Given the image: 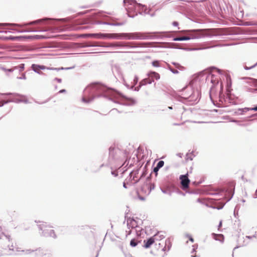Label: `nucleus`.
Instances as JSON below:
<instances>
[{"label": "nucleus", "instance_id": "19", "mask_svg": "<svg viewBox=\"0 0 257 257\" xmlns=\"http://www.w3.org/2000/svg\"><path fill=\"white\" fill-rule=\"evenodd\" d=\"M155 241V238L154 237H150L147 240H144V247L146 248H149L152 244H153V243Z\"/></svg>", "mask_w": 257, "mask_h": 257}, {"label": "nucleus", "instance_id": "31", "mask_svg": "<svg viewBox=\"0 0 257 257\" xmlns=\"http://www.w3.org/2000/svg\"><path fill=\"white\" fill-rule=\"evenodd\" d=\"M167 68L174 74H178L179 71L177 70H175L172 68L170 64H167Z\"/></svg>", "mask_w": 257, "mask_h": 257}, {"label": "nucleus", "instance_id": "23", "mask_svg": "<svg viewBox=\"0 0 257 257\" xmlns=\"http://www.w3.org/2000/svg\"><path fill=\"white\" fill-rule=\"evenodd\" d=\"M226 91L229 93H231V81L230 76H227L226 77Z\"/></svg>", "mask_w": 257, "mask_h": 257}, {"label": "nucleus", "instance_id": "10", "mask_svg": "<svg viewBox=\"0 0 257 257\" xmlns=\"http://www.w3.org/2000/svg\"><path fill=\"white\" fill-rule=\"evenodd\" d=\"M120 151L118 149L110 147L108 158V164L112 165L114 162L119 158Z\"/></svg>", "mask_w": 257, "mask_h": 257}, {"label": "nucleus", "instance_id": "13", "mask_svg": "<svg viewBox=\"0 0 257 257\" xmlns=\"http://www.w3.org/2000/svg\"><path fill=\"white\" fill-rule=\"evenodd\" d=\"M179 179L181 181V184L182 185V189L183 190H186V189L188 188L190 181L188 178V173L185 175H180Z\"/></svg>", "mask_w": 257, "mask_h": 257}, {"label": "nucleus", "instance_id": "49", "mask_svg": "<svg viewBox=\"0 0 257 257\" xmlns=\"http://www.w3.org/2000/svg\"><path fill=\"white\" fill-rule=\"evenodd\" d=\"M17 78L19 79H26V77L25 73H23L21 76L17 77Z\"/></svg>", "mask_w": 257, "mask_h": 257}, {"label": "nucleus", "instance_id": "14", "mask_svg": "<svg viewBox=\"0 0 257 257\" xmlns=\"http://www.w3.org/2000/svg\"><path fill=\"white\" fill-rule=\"evenodd\" d=\"M102 38L118 39L123 38L122 33L100 34Z\"/></svg>", "mask_w": 257, "mask_h": 257}, {"label": "nucleus", "instance_id": "36", "mask_svg": "<svg viewBox=\"0 0 257 257\" xmlns=\"http://www.w3.org/2000/svg\"><path fill=\"white\" fill-rule=\"evenodd\" d=\"M161 232H158L157 234H156L154 237L156 238V239H162L164 237V236L163 234H160Z\"/></svg>", "mask_w": 257, "mask_h": 257}, {"label": "nucleus", "instance_id": "28", "mask_svg": "<svg viewBox=\"0 0 257 257\" xmlns=\"http://www.w3.org/2000/svg\"><path fill=\"white\" fill-rule=\"evenodd\" d=\"M165 246H166V248L167 249V251L170 250V249L172 246V243L169 238H168L166 240Z\"/></svg>", "mask_w": 257, "mask_h": 257}, {"label": "nucleus", "instance_id": "22", "mask_svg": "<svg viewBox=\"0 0 257 257\" xmlns=\"http://www.w3.org/2000/svg\"><path fill=\"white\" fill-rule=\"evenodd\" d=\"M25 64H21L18 66H15L13 69H9V71L22 72L24 70Z\"/></svg>", "mask_w": 257, "mask_h": 257}, {"label": "nucleus", "instance_id": "24", "mask_svg": "<svg viewBox=\"0 0 257 257\" xmlns=\"http://www.w3.org/2000/svg\"><path fill=\"white\" fill-rule=\"evenodd\" d=\"M3 26H17V27H22V26L20 24H14V23H0V28ZM6 33V31L0 30V33Z\"/></svg>", "mask_w": 257, "mask_h": 257}, {"label": "nucleus", "instance_id": "39", "mask_svg": "<svg viewBox=\"0 0 257 257\" xmlns=\"http://www.w3.org/2000/svg\"><path fill=\"white\" fill-rule=\"evenodd\" d=\"M10 102H11V99H8L7 100L2 101L0 102V107L3 106L4 105H5L6 104H8Z\"/></svg>", "mask_w": 257, "mask_h": 257}, {"label": "nucleus", "instance_id": "60", "mask_svg": "<svg viewBox=\"0 0 257 257\" xmlns=\"http://www.w3.org/2000/svg\"><path fill=\"white\" fill-rule=\"evenodd\" d=\"M139 198L140 200H143V201L145 200V198L144 197L139 196Z\"/></svg>", "mask_w": 257, "mask_h": 257}, {"label": "nucleus", "instance_id": "53", "mask_svg": "<svg viewBox=\"0 0 257 257\" xmlns=\"http://www.w3.org/2000/svg\"><path fill=\"white\" fill-rule=\"evenodd\" d=\"M134 81L135 85H136L138 81V77L137 76H136L135 77Z\"/></svg>", "mask_w": 257, "mask_h": 257}, {"label": "nucleus", "instance_id": "26", "mask_svg": "<svg viewBox=\"0 0 257 257\" xmlns=\"http://www.w3.org/2000/svg\"><path fill=\"white\" fill-rule=\"evenodd\" d=\"M97 24H98L107 25H111V26H120V25H122L121 23H111L106 22H99V21H98Z\"/></svg>", "mask_w": 257, "mask_h": 257}, {"label": "nucleus", "instance_id": "52", "mask_svg": "<svg viewBox=\"0 0 257 257\" xmlns=\"http://www.w3.org/2000/svg\"><path fill=\"white\" fill-rule=\"evenodd\" d=\"M8 247L10 250H14V245L13 243L11 245L8 244Z\"/></svg>", "mask_w": 257, "mask_h": 257}, {"label": "nucleus", "instance_id": "18", "mask_svg": "<svg viewBox=\"0 0 257 257\" xmlns=\"http://www.w3.org/2000/svg\"><path fill=\"white\" fill-rule=\"evenodd\" d=\"M251 110V107H244L243 108H238L234 111V114L236 115H243L245 112H246Z\"/></svg>", "mask_w": 257, "mask_h": 257}, {"label": "nucleus", "instance_id": "27", "mask_svg": "<svg viewBox=\"0 0 257 257\" xmlns=\"http://www.w3.org/2000/svg\"><path fill=\"white\" fill-rule=\"evenodd\" d=\"M36 249H28L26 250H22V252H24L25 254H30L32 253L33 252H35V256H36Z\"/></svg>", "mask_w": 257, "mask_h": 257}, {"label": "nucleus", "instance_id": "34", "mask_svg": "<svg viewBox=\"0 0 257 257\" xmlns=\"http://www.w3.org/2000/svg\"><path fill=\"white\" fill-rule=\"evenodd\" d=\"M147 187V188L149 189V191H148V194H149L151 191L152 190H154L155 189V185L154 184H151L149 186H146Z\"/></svg>", "mask_w": 257, "mask_h": 257}, {"label": "nucleus", "instance_id": "2", "mask_svg": "<svg viewBox=\"0 0 257 257\" xmlns=\"http://www.w3.org/2000/svg\"><path fill=\"white\" fill-rule=\"evenodd\" d=\"M123 3L129 17L133 18L138 14H142V12L149 14L146 6L138 3L136 0H123Z\"/></svg>", "mask_w": 257, "mask_h": 257}, {"label": "nucleus", "instance_id": "33", "mask_svg": "<svg viewBox=\"0 0 257 257\" xmlns=\"http://www.w3.org/2000/svg\"><path fill=\"white\" fill-rule=\"evenodd\" d=\"M138 244V242L135 239H132L130 241V245L132 247L136 246Z\"/></svg>", "mask_w": 257, "mask_h": 257}, {"label": "nucleus", "instance_id": "20", "mask_svg": "<svg viewBox=\"0 0 257 257\" xmlns=\"http://www.w3.org/2000/svg\"><path fill=\"white\" fill-rule=\"evenodd\" d=\"M127 225L128 228H135L138 227V224L134 219H128L127 220Z\"/></svg>", "mask_w": 257, "mask_h": 257}, {"label": "nucleus", "instance_id": "56", "mask_svg": "<svg viewBox=\"0 0 257 257\" xmlns=\"http://www.w3.org/2000/svg\"><path fill=\"white\" fill-rule=\"evenodd\" d=\"M111 174L113 175L114 177H116L118 175V174L114 171H112Z\"/></svg>", "mask_w": 257, "mask_h": 257}, {"label": "nucleus", "instance_id": "21", "mask_svg": "<svg viewBox=\"0 0 257 257\" xmlns=\"http://www.w3.org/2000/svg\"><path fill=\"white\" fill-rule=\"evenodd\" d=\"M148 76L150 77L152 80H153V79L159 80L160 78L159 74L154 71L149 72L148 73Z\"/></svg>", "mask_w": 257, "mask_h": 257}, {"label": "nucleus", "instance_id": "30", "mask_svg": "<svg viewBox=\"0 0 257 257\" xmlns=\"http://www.w3.org/2000/svg\"><path fill=\"white\" fill-rule=\"evenodd\" d=\"M225 193V195H227V193L228 194L229 196L227 197V200H226V202H228L230 200H231V199L232 198L233 194H234V192L230 191L228 192H227V191H226Z\"/></svg>", "mask_w": 257, "mask_h": 257}, {"label": "nucleus", "instance_id": "11", "mask_svg": "<svg viewBox=\"0 0 257 257\" xmlns=\"http://www.w3.org/2000/svg\"><path fill=\"white\" fill-rule=\"evenodd\" d=\"M32 69L35 72L39 74H42L43 73L40 71V70H44L45 69H49V70H55L57 71L60 70H64V69H70L71 68L70 67H67V68H64V67H61V68H53V67H47L44 65H37V64H32L31 66Z\"/></svg>", "mask_w": 257, "mask_h": 257}, {"label": "nucleus", "instance_id": "48", "mask_svg": "<svg viewBox=\"0 0 257 257\" xmlns=\"http://www.w3.org/2000/svg\"><path fill=\"white\" fill-rule=\"evenodd\" d=\"M160 168L158 167L157 166L154 168L153 171L155 173L156 176L158 174V172Z\"/></svg>", "mask_w": 257, "mask_h": 257}, {"label": "nucleus", "instance_id": "7", "mask_svg": "<svg viewBox=\"0 0 257 257\" xmlns=\"http://www.w3.org/2000/svg\"><path fill=\"white\" fill-rule=\"evenodd\" d=\"M199 77H204L206 79V81L208 83L210 82L212 84V86L210 89V97L212 100V95L214 91V87L217 85L219 83V78L213 74H205L203 72H200L198 74V76L196 78V79H199Z\"/></svg>", "mask_w": 257, "mask_h": 257}, {"label": "nucleus", "instance_id": "57", "mask_svg": "<svg viewBox=\"0 0 257 257\" xmlns=\"http://www.w3.org/2000/svg\"><path fill=\"white\" fill-rule=\"evenodd\" d=\"M251 110L256 111H257V105L253 107H251Z\"/></svg>", "mask_w": 257, "mask_h": 257}, {"label": "nucleus", "instance_id": "64", "mask_svg": "<svg viewBox=\"0 0 257 257\" xmlns=\"http://www.w3.org/2000/svg\"><path fill=\"white\" fill-rule=\"evenodd\" d=\"M162 250L164 251H167V249L166 248V246H164Z\"/></svg>", "mask_w": 257, "mask_h": 257}, {"label": "nucleus", "instance_id": "42", "mask_svg": "<svg viewBox=\"0 0 257 257\" xmlns=\"http://www.w3.org/2000/svg\"><path fill=\"white\" fill-rule=\"evenodd\" d=\"M162 192L164 194H168L169 195H171V192L168 189H164L161 188Z\"/></svg>", "mask_w": 257, "mask_h": 257}, {"label": "nucleus", "instance_id": "47", "mask_svg": "<svg viewBox=\"0 0 257 257\" xmlns=\"http://www.w3.org/2000/svg\"><path fill=\"white\" fill-rule=\"evenodd\" d=\"M210 69H211V70L212 69H216L219 74H222V70H221L220 69H219L218 68H216L215 67H212L210 68Z\"/></svg>", "mask_w": 257, "mask_h": 257}, {"label": "nucleus", "instance_id": "9", "mask_svg": "<svg viewBox=\"0 0 257 257\" xmlns=\"http://www.w3.org/2000/svg\"><path fill=\"white\" fill-rule=\"evenodd\" d=\"M223 87L222 85H220V90L219 94V101L223 102H228L229 103H231L234 105L237 104L238 103L236 102L235 100L232 96V94L229 93L227 92V94L225 95L223 94Z\"/></svg>", "mask_w": 257, "mask_h": 257}, {"label": "nucleus", "instance_id": "32", "mask_svg": "<svg viewBox=\"0 0 257 257\" xmlns=\"http://www.w3.org/2000/svg\"><path fill=\"white\" fill-rule=\"evenodd\" d=\"M12 95L13 96V97L11 99V102H15V103H20V98L19 99V98H16V97L17 96H15L14 95Z\"/></svg>", "mask_w": 257, "mask_h": 257}, {"label": "nucleus", "instance_id": "51", "mask_svg": "<svg viewBox=\"0 0 257 257\" xmlns=\"http://www.w3.org/2000/svg\"><path fill=\"white\" fill-rule=\"evenodd\" d=\"M172 64L175 65L177 68H179L180 67H181V66L177 63L173 62Z\"/></svg>", "mask_w": 257, "mask_h": 257}, {"label": "nucleus", "instance_id": "45", "mask_svg": "<svg viewBox=\"0 0 257 257\" xmlns=\"http://www.w3.org/2000/svg\"><path fill=\"white\" fill-rule=\"evenodd\" d=\"M152 65L154 67L159 66V61L156 60L152 62Z\"/></svg>", "mask_w": 257, "mask_h": 257}, {"label": "nucleus", "instance_id": "50", "mask_svg": "<svg viewBox=\"0 0 257 257\" xmlns=\"http://www.w3.org/2000/svg\"><path fill=\"white\" fill-rule=\"evenodd\" d=\"M202 182V181H199V182L194 181V182H192V184H194L195 186H198Z\"/></svg>", "mask_w": 257, "mask_h": 257}, {"label": "nucleus", "instance_id": "46", "mask_svg": "<svg viewBox=\"0 0 257 257\" xmlns=\"http://www.w3.org/2000/svg\"><path fill=\"white\" fill-rule=\"evenodd\" d=\"M238 210H239V207H238V205H236L235 207V208L234 210V215L235 216H236V214H237Z\"/></svg>", "mask_w": 257, "mask_h": 257}, {"label": "nucleus", "instance_id": "63", "mask_svg": "<svg viewBox=\"0 0 257 257\" xmlns=\"http://www.w3.org/2000/svg\"><path fill=\"white\" fill-rule=\"evenodd\" d=\"M189 240L191 241V242H193L194 241V239L193 238H192V236H189Z\"/></svg>", "mask_w": 257, "mask_h": 257}, {"label": "nucleus", "instance_id": "3", "mask_svg": "<svg viewBox=\"0 0 257 257\" xmlns=\"http://www.w3.org/2000/svg\"><path fill=\"white\" fill-rule=\"evenodd\" d=\"M184 93L182 98L190 102V105L197 103L201 96V92L198 89H193L190 83L183 89Z\"/></svg>", "mask_w": 257, "mask_h": 257}, {"label": "nucleus", "instance_id": "17", "mask_svg": "<svg viewBox=\"0 0 257 257\" xmlns=\"http://www.w3.org/2000/svg\"><path fill=\"white\" fill-rule=\"evenodd\" d=\"M0 239H6L8 240L9 242H12L13 238H12L10 234L8 233L4 232H0Z\"/></svg>", "mask_w": 257, "mask_h": 257}, {"label": "nucleus", "instance_id": "62", "mask_svg": "<svg viewBox=\"0 0 257 257\" xmlns=\"http://www.w3.org/2000/svg\"><path fill=\"white\" fill-rule=\"evenodd\" d=\"M66 91V90L65 89H61L59 91V93H63V92H65Z\"/></svg>", "mask_w": 257, "mask_h": 257}, {"label": "nucleus", "instance_id": "29", "mask_svg": "<svg viewBox=\"0 0 257 257\" xmlns=\"http://www.w3.org/2000/svg\"><path fill=\"white\" fill-rule=\"evenodd\" d=\"M38 30H35L34 29H33V28H29L28 29H26V30H19V31H18V32L19 33H26V32H37Z\"/></svg>", "mask_w": 257, "mask_h": 257}, {"label": "nucleus", "instance_id": "44", "mask_svg": "<svg viewBox=\"0 0 257 257\" xmlns=\"http://www.w3.org/2000/svg\"><path fill=\"white\" fill-rule=\"evenodd\" d=\"M212 235L214 236V239H215V240H220V239H217V238H216V237H215V236H219V237H221V238H223V235L222 234H215V233H212Z\"/></svg>", "mask_w": 257, "mask_h": 257}, {"label": "nucleus", "instance_id": "25", "mask_svg": "<svg viewBox=\"0 0 257 257\" xmlns=\"http://www.w3.org/2000/svg\"><path fill=\"white\" fill-rule=\"evenodd\" d=\"M154 81V80H152L150 77L145 78L140 82V85H145L147 84H151Z\"/></svg>", "mask_w": 257, "mask_h": 257}, {"label": "nucleus", "instance_id": "55", "mask_svg": "<svg viewBox=\"0 0 257 257\" xmlns=\"http://www.w3.org/2000/svg\"><path fill=\"white\" fill-rule=\"evenodd\" d=\"M54 80L57 81L59 83H61L62 82V79L60 78H55Z\"/></svg>", "mask_w": 257, "mask_h": 257}, {"label": "nucleus", "instance_id": "1", "mask_svg": "<svg viewBox=\"0 0 257 257\" xmlns=\"http://www.w3.org/2000/svg\"><path fill=\"white\" fill-rule=\"evenodd\" d=\"M82 100L85 103L92 101L95 98L103 97L112 101L126 106L133 105L135 100L126 97L114 89L98 83L88 86L84 90Z\"/></svg>", "mask_w": 257, "mask_h": 257}, {"label": "nucleus", "instance_id": "43", "mask_svg": "<svg viewBox=\"0 0 257 257\" xmlns=\"http://www.w3.org/2000/svg\"><path fill=\"white\" fill-rule=\"evenodd\" d=\"M256 65H257V62L256 63H255L254 65L251 66L250 67H247L246 66H245L244 67V68L245 70H250V69L255 67Z\"/></svg>", "mask_w": 257, "mask_h": 257}, {"label": "nucleus", "instance_id": "15", "mask_svg": "<svg viewBox=\"0 0 257 257\" xmlns=\"http://www.w3.org/2000/svg\"><path fill=\"white\" fill-rule=\"evenodd\" d=\"M1 95H14L15 96H18V97H20V102H24L25 103H30L28 99H27V97L25 95H23L19 93H1Z\"/></svg>", "mask_w": 257, "mask_h": 257}, {"label": "nucleus", "instance_id": "8", "mask_svg": "<svg viewBox=\"0 0 257 257\" xmlns=\"http://www.w3.org/2000/svg\"><path fill=\"white\" fill-rule=\"evenodd\" d=\"M40 230L42 231V235L45 237H51L56 238L57 236L54 230L51 229L52 227L46 222H43L41 224L38 225Z\"/></svg>", "mask_w": 257, "mask_h": 257}, {"label": "nucleus", "instance_id": "40", "mask_svg": "<svg viewBox=\"0 0 257 257\" xmlns=\"http://www.w3.org/2000/svg\"><path fill=\"white\" fill-rule=\"evenodd\" d=\"M97 45L95 44H92L90 43H85L81 47H95Z\"/></svg>", "mask_w": 257, "mask_h": 257}, {"label": "nucleus", "instance_id": "4", "mask_svg": "<svg viewBox=\"0 0 257 257\" xmlns=\"http://www.w3.org/2000/svg\"><path fill=\"white\" fill-rule=\"evenodd\" d=\"M187 35L186 36L178 37L174 38L173 40L174 41H187L190 39H199L204 37L206 34L203 30H182L179 32Z\"/></svg>", "mask_w": 257, "mask_h": 257}, {"label": "nucleus", "instance_id": "6", "mask_svg": "<svg viewBox=\"0 0 257 257\" xmlns=\"http://www.w3.org/2000/svg\"><path fill=\"white\" fill-rule=\"evenodd\" d=\"M155 33L151 32H133L122 33L123 38L126 40H153L155 36L152 35Z\"/></svg>", "mask_w": 257, "mask_h": 257}, {"label": "nucleus", "instance_id": "54", "mask_svg": "<svg viewBox=\"0 0 257 257\" xmlns=\"http://www.w3.org/2000/svg\"><path fill=\"white\" fill-rule=\"evenodd\" d=\"M172 25H173L174 26H176V27H177V26H178L179 23H178L177 22H176V21H174V22H173Z\"/></svg>", "mask_w": 257, "mask_h": 257}, {"label": "nucleus", "instance_id": "12", "mask_svg": "<svg viewBox=\"0 0 257 257\" xmlns=\"http://www.w3.org/2000/svg\"><path fill=\"white\" fill-rule=\"evenodd\" d=\"M58 21H62L64 22V19H48L47 18H45L41 19H39L36 21H34L32 22H31L29 23L25 24L24 26H27V25H34L37 24H39L41 23H47L48 24H55V22H58Z\"/></svg>", "mask_w": 257, "mask_h": 257}, {"label": "nucleus", "instance_id": "5", "mask_svg": "<svg viewBox=\"0 0 257 257\" xmlns=\"http://www.w3.org/2000/svg\"><path fill=\"white\" fill-rule=\"evenodd\" d=\"M153 44L152 42H127V43H122V42H117L115 43H109L107 45L102 46V47H119L123 48L125 49H130V48H136L138 47H149ZM101 46V45L100 46Z\"/></svg>", "mask_w": 257, "mask_h": 257}, {"label": "nucleus", "instance_id": "37", "mask_svg": "<svg viewBox=\"0 0 257 257\" xmlns=\"http://www.w3.org/2000/svg\"><path fill=\"white\" fill-rule=\"evenodd\" d=\"M249 81L248 82L250 83H252L255 86H257V80L253 78H248Z\"/></svg>", "mask_w": 257, "mask_h": 257}, {"label": "nucleus", "instance_id": "61", "mask_svg": "<svg viewBox=\"0 0 257 257\" xmlns=\"http://www.w3.org/2000/svg\"><path fill=\"white\" fill-rule=\"evenodd\" d=\"M246 237L247 238H248L250 239V238H252L253 237H255L256 236L255 235H253V236H246Z\"/></svg>", "mask_w": 257, "mask_h": 257}, {"label": "nucleus", "instance_id": "59", "mask_svg": "<svg viewBox=\"0 0 257 257\" xmlns=\"http://www.w3.org/2000/svg\"><path fill=\"white\" fill-rule=\"evenodd\" d=\"M123 187L126 189L127 187V186H126V184L125 183V182L124 181L123 183Z\"/></svg>", "mask_w": 257, "mask_h": 257}, {"label": "nucleus", "instance_id": "58", "mask_svg": "<svg viewBox=\"0 0 257 257\" xmlns=\"http://www.w3.org/2000/svg\"><path fill=\"white\" fill-rule=\"evenodd\" d=\"M142 85H140V84H139V86L137 87L136 88H135V90H137V91H139L140 88H141V87L142 86Z\"/></svg>", "mask_w": 257, "mask_h": 257}, {"label": "nucleus", "instance_id": "41", "mask_svg": "<svg viewBox=\"0 0 257 257\" xmlns=\"http://www.w3.org/2000/svg\"><path fill=\"white\" fill-rule=\"evenodd\" d=\"M164 165V162L163 161H159L157 164V166L159 167V168H162Z\"/></svg>", "mask_w": 257, "mask_h": 257}, {"label": "nucleus", "instance_id": "38", "mask_svg": "<svg viewBox=\"0 0 257 257\" xmlns=\"http://www.w3.org/2000/svg\"><path fill=\"white\" fill-rule=\"evenodd\" d=\"M224 192V190L221 191H218V190H215L213 192L210 193L209 194L212 195H219L220 193L221 192Z\"/></svg>", "mask_w": 257, "mask_h": 257}, {"label": "nucleus", "instance_id": "35", "mask_svg": "<svg viewBox=\"0 0 257 257\" xmlns=\"http://www.w3.org/2000/svg\"><path fill=\"white\" fill-rule=\"evenodd\" d=\"M172 32H160V33L164 34V36L165 37L171 38L172 36V35H171V33Z\"/></svg>", "mask_w": 257, "mask_h": 257}, {"label": "nucleus", "instance_id": "16", "mask_svg": "<svg viewBox=\"0 0 257 257\" xmlns=\"http://www.w3.org/2000/svg\"><path fill=\"white\" fill-rule=\"evenodd\" d=\"M36 257H52L50 253L46 252L43 249L40 248H37Z\"/></svg>", "mask_w": 257, "mask_h": 257}]
</instances>
